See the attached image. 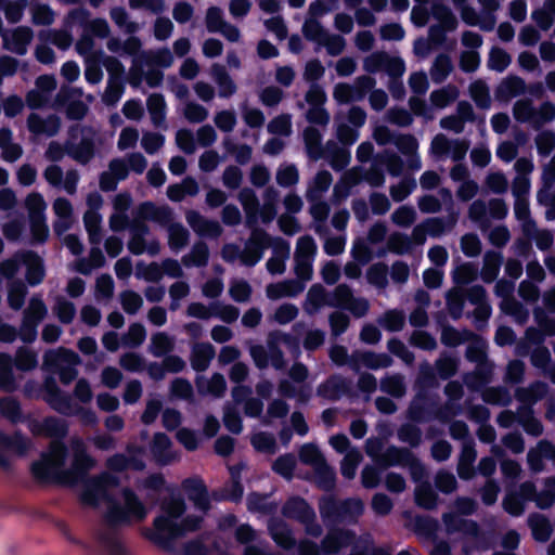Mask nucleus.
Returning a JSON list of instances; mask_svg holds the SVG:
<instances>
[{"instance_id": "obj_1", "label": "nucleus", "mask_w": 555, "mask_h": 555, "mask_svg": "<svg viewBox=\"0 0 555 555\" xmlns=\"http://www.w3.org/2000/svg\"><path fill=\"white\" fill-rule=\"evenodd\" d=\"M117 486V478L109 474L89 479L83 483L81 500L88 506L102 509L114 525L143 520L146 507L130 490H118Z\"/></svg>"}, {"instance_id": "obj_2", "label": "nucleus", "mask_w": 555, "mask_h": 555, "mask_svg": "<svg viewBox=\"0 0 555 555\" xmlns=\"http://www.w3.org/2000/svg\"><path fill=\"white\" fill-rule=\"evenodd\" d=\"M199 516L184 515V504L179 498H171L162 505V512L155 519L157 532L169 539L179 538L198 528Z\"/></svg>"}, {"instance_id": "obj_3", "label": "nucleus", "mask_w": 555, "mask_h": 555, "mask_svg": "<svg viewBox=\"0 0 555 555\" xmlns=\"http://www.w3.org/2000/svg\"><path fill=\"white\" fill-rule=\"evenodd\" d=\"M65 455L64 446L57 442L52 443L49 451L33 464L34 476L40 480L61 479L66 482H73L74 480L70 479V476L62 470Z\"/></svg>"}, {"instance_id": "obj_4", "label": "nucleus", "mask_w": 555, "mask_h": 555, "mask_svg": "<svg viewBox=\"0 0 555 555\" xmlns=\"http://www.w3.org/2000/svg\"><path fill=\"white\" fill-rule=\"evenodd\" d=\"M299 459L315 470L319 476V482L323 488L330 489L333 487L334 472L326 465L324 457L314 444H304L299 451Z\"/></svg>"}, {"instance_id": "obj_5", "label": "nucleus", "mask_w": 555, "mask_h": 555, "mask_svg": "<svg viewBox=\"0 0 555 555\" xmlns=\"http://www.w3.org/2000/svg\"><path fill=\"white\" fill-rule=\"evenodd\" d=\"M47 361L59 369L61 379L64 383H69L76 377L77 372L75 366L79 363V359L74 352L60 349L47 354Z\"/></svg>"}, {"instance_id": "obj_6", "label": "nucleus", "mask_w": 555, "mask_h": 555, "mask_svg": "<svg viewBox=\"0 0 555 555\" xmlns=\"http://www.w3.org/2000/svg\"><path fill=\"white\" fill-rule=\"evenodd\" d=\"M374 80L370 77H361L354 86L347 83H338L334 89L333 96L339 103H348L350 101L361 100L365 92L372 89Z\"/></svg>"}, {"instance_id": "obj_7", "label": "nucleus", "mask_w": 555, "mask_h": 555, "mask_svg": "<svg viewBox=\"0 0 555 555\" xmlns=\"http://www.w3.org/2000/svg\"><path fill=\"white\" fill-rule=\"evenodd\" d=\"M33 38L31 28L18 26L3 34V47L13 53L24 55Z\"/></svg>"}, {"instance_id": "obj_8", "label": "nucleus", "mask_w": 555, "mask_h": 555, "mask_svg": "<svg viewBox=\"0 0 555 555\" xmlns=\"http://www.w3.org/2000/svg\"><path fill=\"white\" fill-rule=\"evenodd\" d=\"M270 243L271 240L264 232L254 231L241 255L243 263L247 266H254L261 259L263 250L270 245Z\"/></svg>"}, {"instance_id": "obj_9", "label": "nucleus", "mask_w": 555, "mask_h": 555, "mask_svg": "<svg viewBox=\"0 0 555 555\" xmlns=\"http://www.w3.org/2000/svg\"><path fill=\"white\" fill-rule=\"evenodd\" d=\"M56 220L54 222V230L61 234L67 231L74 222V209L72 203L64 197H57L52 205Z\"/></svg>"}, {"instance_id": "obj_10", "label": "nucleus", "mask_w": 555, "mask_h": 555, "mask_svg": "<svg viewBox=\"0 0 555 555\" xmlns=\"http://www.w3.org/2000/svg\"><path fill=\"white\" fill-rule=\"evenodd\" d=\"M29 448V442L22 438L21 436L15 435L10 438L0 434V464H7V455L8 454H24Z\"/></svg>"}, {"instance_id": "obj_11", "label": "nucleus", "mask_w": 555, "mask_h": 555, "mask_svg": "<svg viewBox=\"0 0 555 555\" xmlns=\"http://www.w3.org/2000/svg\"><path fill=\"white\" fill-rule=\"evenodd\" d=\"M186 221L192 229L201 235L217 237L222 232V229L217 221L206 220L196 211H189L186 214Z\"/></svg>"}, {"instance_id": "obj_12", "label": "nucleus", "mask_w": 555, "mask_h": 555, "mask_svg": "<svg viewBox=\"0 0 555 555\" xmlns=\"http://www.w3.org/2000/svg\"><path fill=\"white\" fill-rule=\"evenodd\" d=\"M305 285L296 281H284L276 284H270L267 287V296L271 299H280L282 297H294L300 294Z\"/></svg>"}, {"instance_id": "obj_13", "label": "nucleus", "mask_w": 555, "mask_h": 555, "mask_svg": "<svg viewBox=\"0 0 555 555\" xmlns=\"http://www.w3.org/2000/svg\"><path fill=\"white\" fill-rule=\"evenodd\" d=\"M273 248L274 255L268 260L267 268L271 273L279 274L285 269V260L289 257V245L282 240H276Z\"/></svg>"}, {"instance_id": "obj_14", "label": "nucleus", "mask_w": 555, "mask_h": 555, "mask_svg": "<svg viewBox=\"0 0 555 555\" xmlns=\"http://www.w3.org/2000/svg\"><path fill=\"white\" fill-rule=\"evenodd\" d=\"M128 170L126 164L120 159H115L109 164V169L101 177V188L103 190L114 189L116 181L122 180L127 177Z\"/></svg>"}, {"instance_id": "obj_15", "label": "nucleus", "mask_w": 555, "mask_h": 555, "mask_svg": "<svg viewBox=\"0 0 555 555\" xmlns=\"http://www.w3.org/2000/svg\"><path fill=\"white\" fill-rule=\"evenodd\" d=\"M51 404L53 408L65 414H81V420L86 424H93L96 421L94 413L91 411H85L82 409L76 408L70 403V399L67 397L55 396L51 399Z\"/></svg>"}, {"instance_id": "obj_16", "label": "nucleus", "mask_w": 555, "mask_h": 555, "mask_svg": "<svg viewBox=\"0 0 555 555\" xmlns=\"http://www.w3.org/2000/svg\"><path fill=\"white\" fill-rule=\"evenodd\" d=\"M28 129L35 134L53 135L59 130V119L56 117H49L47 119L40 118L36 114L28 117Z\"/></svg>"}, {"instance_id": "obj_17", "label": "nucleus", "mask_w": 555, "mask_h": 555, "mask_svg": "<svg viewBox=\"0 0 555 555\" xmlns=\"http://www.w3.org/2000/svg\"><path fill=\"white\" fill-rule=\"evenodd\" d=\"M46 313L47 308L44 304L38 298H33L25 314V326L29 327L28 339L35 336V327L38 322L43 319Z\"/></svg>"}, {"instance_id": "obj_18", "label": "nucleus", "mask_w": 555, "mask_h": 555, "mask_svg": "<svg viewBox=\"0 0 555 555\" xmlns=\"http://www.w3.org/2000/svg\"><path fill=\"white\" fill-rule=\"evenodd\" d=\"M526 91L525 81L519 77H508L504 79L496 90V96L500 100L508 101Z\"/></svg>"}, {"instance_id": "obj_19", "label": "nucleus", "mask_w": 555, "mask_h": 555, "mask_svg": "<svg viewBox=\"0 0 555 555\" xmlns=\"http://www.w3.org/2000/svg\"><path fill=\"white\" fill-rule=\"evenodd\" d=\"M431 15L438 21L439 27L443 31H452L457 27V21L451 10L439 2H436L431 7Z\"/></svg>"}, {"instance_id": "obj_20", "label": "nucleus", "mask_w": 555, "mask_h": 555, "mask_svg": "<svg viewBox=\"0 0 555 555\" xmlns=\"http://www.w3.org/2000/svg\"><path fill=\"white\" fill-rule=\"evenodd\" d=\"M352 537L349 532L335 531L330 533L324 542L323 550L328 554H335L352 543Z\"/></svg>"}, {"instance_id": "obj_21", "label": "nucleus", "mask_w": 555, "mask_h": 555, "mask_svg": "<svg viewBox=\"0 0 555 555\" xmlns=\"http://www.w3.org/2000/svg\"><path fill=\"white\" fill-rule=\"evenodd\" d=\"M215 357L214 347L209 344H197L193 347L192 365L195 370L204 371Z\"/></svg>"}, {"instance_id": "obj_22", "label": "nucleus", "mask_w": 555, "mask_h": 555, "mask_svg": "<svg viewBox=\"0 0 555 555\" xmlns=\"http://www.w3.org/2000/svg\"><path fill=\"white\" fill-rule=\"evenodd\" d=\"M83 223L89 234L90 243L99 245L101 241V215L98 211L87 210L83 215Z\"/></svg>"}, {"instance_id": "obj_23", "label": "nucleus", "mask_w": 555, "mask_h": 555, "mask_svg": "<svg viewBox=\"0 0 555 555\" xmlns=\"http://www.w3.org/2000/svg\"><path fill=\"white\" fill-rule=\"evenodd\" d=\"M31 430L37 435H47V436H63L66 433V426L63 422L55 418H47L41 423L33 424Z\"/></svg>"}, {"instance_id": "obj_24", "label": "nucleus", "mask_w": 555, "mask_h": 555, "mask_svg": "<svg viewBox=\"0 0 555 555\" xmlns=\"http://www.w3.org/2000/svg\"><path fill=\"white\" fill-rule=\"evenodd\" d=\"M27 3V0H0V10L3 11L8 22L17 23L22 20Z\"/></svg>"}, {"instance_id": "obj_25", "label": "nucleus", "mask_w": 555, "mask_h": 555, "mask_svg": "<svg viewBox=\"0 0 555 555\" xmlns=\"http://www.w3.org/2000/svg\"><path fill=\"white\" fill-rule=\"evenodd\" d=\"M211 74L219 87L220 96L229 98L236 91L235 85L221 66L214 65L211 68Z\"/></svg>"}, {"instance_id": "obj_26", "label": "nucleus", "mask_w": 555, "mask_h": 555, "mask_svg": "<svg viewBox=\"0 0 555 555\" xmlns=\"http://www.w3.org/2000/svg\"><path fill=\"white\" fill-rule=\"evenodd\" d=\"M324 288L321 285H313L307 294L305 302V311L312 314L317 312L321 307L327 305Z\"/></svg>"}, {"instance_id": "obj_27", "label": "nucleus", "mask_w": 555, "mask_h": 555, "mask_svg": "<svg viewBox=\"0 0 555 555\" xmlns=\"http://www.w3.org/2000/svg\"><path fill=\"white\" fill-rule=\"evenodd\" d=\"M146 232L145 229L139 230L137 233L133 234L132 238L130 240L128 244V248L131 253L140 255L145 251H147L151 255H155L159 250V245L156 242H150L149 244H145L143 240V234Z\"/></svg>"}, {"instance_id": "obj_28", "label": "nucleus", "mask_w": 555, "mask_h": 555, "mask_svg": "<svg viewBox=\"0 0 555 555\" xmlns=\"http://www.w3.org/2000/svg\"><path fill=\"white\" fill-rule=\"evenodd\" d=\"M284 514L288 517L299 518L302 521H309L312 512L307 503L301 499H292L284 506Z\"/></svg>"}, {"instance_id": "obj_29", "label": "nucleus", "mask_w": 555, "mask_h": 555, "mask_svg": "<svg viewBox=\"0 0 555 555\" xmlns=\"http://www.w3.org/2000/svg\"><path fill=\"white\" fill-rule=\"evenodd\" d=\"M154 455L162 462H168L173 459L171 451V441L164 434H156L152 447Z\"/></svg>"}, {"instance_id": "obj_30", "label": "nucleus", "mask_w": 555, "mask_h": 555, "mask_svg": "<svg viewBox=\"0 0 555 555\" xmlns=\"http://www.w3.org/2000/svg\"><path fill=\"white\" fill-rule=\"evenodd\" d=\"M189 491V498L198 511L205 512L208 508L209 501L207 491L199 482H189L185 485Z\"/></svg>"}, {"instance_id": "obj_31", "label": "nucleus", "mask_w": 555, "mask_h": 555, "mask_svg": "<svg viewBox=\"0 0 555 555\" xmlns=\"http://www.w3.org/2000/svg\"><path fill=\"white\" fill-rule=\"evenodd\" d=\"M147 109L153 122L159 126L165 120L166 103L160 94H152L147 100Z\"/></svg>"}, {"instance_id": "obj_32", "label": "nucleus", "mask_w": 555, "mask_h": 555, "mask_svg": "<svg viewBox=\"0 0 555 555\" xmlns=\"http://www.w3.org/2000/svg\"><path fill=\"white\" fill-rule=\"evenodd\" d=\"M362 460V455L357 449H350L341 462V474L348 479L356 476L357 467Z\"/></svg>"}, {"instance_id": "obj_33", "label": "nucleus", "mask_w": 555, "mask_h": 555, "mask_svg": "<svg viewBox=\"0 0 555 555\" xmlns=\"http://www.w3.org/2000/svg\"><path fill=\"white\" fill-rule=\"evenodd\" d=\"M533 537L539 541H546L551 535V525L542 515H533L529 519Z\"/></svg>"}, {"instance_id": "obj_34", "label": "nucleus", "mask_w": 555, "mask_h": 555, "mask_svg": "<svg viewBox=\"0 0 555 555\" xmlns=\"http://www.w3.org/2000/svg\"><path fill=\"white\" fill-rule=\"evenodd\" d=\"M273 540L282 547L288 548L294 545V539L282 522H272L269 527Z\"/></svg>"}, {"instance_id": "obj_35", "label": "nucleus", "mask_w": 555, "mask_h": 555, "mask_svg": "<svg viewBox=\"0 0 555 555\" xmlns=\"http://www.w3.org/2000/svg\"><path fill=\"white\" fill-rule=\"evenodd\" d=\"M208 260V248L204 244H197L193 247L190 254L185 255L182 259L183 263L186 267L195 266L201 267L205 266Z\"/></svg>"}, {"instance_id": "obj_36", "label": "nucleus", "mask_w": 555, "mask_h": 555, "mask_svg": "<svg viewBox=\"0 0 555 555\" xmlns=\"http://www.w3.org/2000/svg\"><path fill=\"white\" fill-rule=\"evenodd\" d=\"M513 114L518 121H528L534 125L535 109L533 108L532 103L530 101H517L514 105Z\"/></svg>"}, {"instance_id": "obj_37", "label": "nucleus", "mask_w": 555, "mask_h": 555, "mask_svg": "<svg viewBox=\"0 0 555 555\" xmlns=\"http://www.w3.org/2000/svg\"><path fill=\"white\" fill-rule=\"evenodd\" d=\"M198 387L203 392L220 396L225 390V379L220 374H215L210 379H202Z\"/></svg>"}, {"instance_id": "obj_38", "label": "nucleus", "mask_w": 555, "mask_h": 555, "mask_svg": "<svg viewBox=\"0 0 555 555\" xmlns=\"http://www.w3.org/2000/svg\"><path fill=\"white\" fill-rule=\"evenodd\" d=\"M459 95L456 88L448 86L441 90L435 91L430 95L431 103L439 107H446L453 102Z\"/></svg>"}, {"instance_id": "obj_39", "label": "nucleus", "mask_w": 555, "mask_h": 555, "mask_svg": "<svg viewBox=\"0 0 555 555\" xmlns=\"http://www.w3.org/2000/svg\"><path fill=\"white\" fill-rule=\"evenodd\" d=\"M296 466V459L292 454L280 456L273 464V470L286 479L293 477Z\"/></svg>"}, {"instance_id": "obj_40", "label": "nucleus", "mask_w": 555, "mask_h": 555, "mask_svg": "<svg viewBox=\"0 0 555 555\" xmlns=\"http://www.w3.org/2000/svg\"><path fill=\"white\" fill-rule=\"evenodd\" d=\"M169 245L172 249L182 248L188 242V231L178 223H172L168 228Z\"/></svg>"}, {"instance_id": "obj_41", "label": "nucleus", "mask_w": 555, "mask_h": 555, "mask_svg": "<svg viewBox=\"0 0 555 555\" xmlns=\"http://www.w3.org/2000/svg\"><path fill=\"white\" fill-rule=\"evenodd\" d=\"M440 222L437 219H430L423 225H417L413 230V240L417 244H422L425 241L426 233L430 235L440 234Z\"/></svg>"}, {"instance_id": "obj_42", "label": "nucleus", "mask_w": 555, "mask_h": 555, "mask_svg": "<svg viewBox=\"0 0 555 555\" xmlns=\"http://www.w3.org/2000/svg\"><path fill=\"white\" fill-rule=\"evenodd\" d=\"M501 257L496 254L487 255L485 258V266L481 271L482 279L487 282L493 281L500 270Z\"/></svg>"}, {"instance_id": "obj_43", "label": "nucleus", "mask_w": 555, "mask_h": 555, "mask_svg": "<svg viewBox=\"0 0 555 555\" xmlns=\"http://www.w3.org/2000/svg\"><path fill=\"white\" fill-rule=\"evenodd\" d=\"M31 20L37 25H50L54 21V13L48 5L35 4L31 8Z\"/></svg>"}, {"instance_id": "obj_44", "label": "nucleus", "mask_w": 555, "mask_h": 555, "mask_svg": "<svg viewBox=\"0 0 555 555\" xmlns=\"http://www.w3.org/2000/svg\"><path fill=\"white\" fill-rule=\"evenodd\" d=\"M452 64L448 56L440 55L436 59L434 66L431 68V78L433 80L440 82L442 81L451 72Z\"/></svg>"}, {"instance_id": "obj_45", "label": "nucleus", "mask_w": 555, "mask_h": 555, "mask_svg": "<svg viewBox=\"0 0 555 555\" xmlns=\"http://www.w3.org/2000/svg\"><path fill=\"white\" fill-rule=\"evenodd\" d=\"M511 63V56L502 49L494 48L490 52L488 65L491 69L503 72Z\"/></svg>"}, {"instance_id": "obj_46", "label": "nucleus", "mask_w": 555, "mask_h": 555, "mask_svg": "<svg viewBox=\"0 0 555 555\" xmlns=\"http://www.w3.org/2000/svg\"><path fill=\"white\" fill-rule=\"evenodd\" d=\"M304 33L308 39L314 40L319 43L325 42L327 39V33L321 27L319 22L312 18L305 23Z\"/></svg>"}, {"instance_id": "obj_47", "label": "nucleus", "mask_w": 555, "mask_h": 555, "mask_svg": "<svg viewBox=\"0 0 555 555\" xmlns=\"http://www.w3.org/2000/svg\"><path fill=\"white\" fill-rule=\"evenodd\" d=\"M26 206L31 217H43L47 204L39 193H31L26 198Z\"/></svg>"}, {"instance_id": "obj_48", "label": "nucleus", "mask_w": 555, "mask_h": 555, "mask_svg": "<svg viewBox=\"0 0 555 555\" xmlns=\"http://www.w3.org/2000/svg\"><path fill=\"white\" fill-rule=\"evenodd\" d=\"M415 498L418 505L431 508L436 502V494L428 485H420L415 490Z\"/></svg>"}, {"instance_id": "obj_49", "label": "nucleus", "mask_w": 555, "mask_h": 555, "mask_svg": "<svg viewBox=\"0 0 555 555\" xmlns=\"http://www.w3.org/2000/svg\"><path fill=\"white\" fill-rule=\"evenodd\" d=\"M152 347L155 356H163L172 349L173 341L165 333H157L152 337Z\"/></svg>"}, {"instance_id": "obj_50", "label": "nucleus", "mask_w": 555, "mask_h": 555, "mask_svg": "<svg viewBox=\"0 0 555 555\" xmlns=\"http://www.w3.org/2000/svg\"><path fill=\"white\" fill-rule=\"evenodd\" d=\"M353 298L350 289L346 285H339L333 296L328 299L327 305L333 307H345L350 304Z\"/></svg>"}, {"instance_id": "obj_51", "label": "nucleus", "mask_w": 555, "mask_h": 555, "mask_svg": "<svg viewBox=\"0 0 555 555\" xmlns=\"http://www.w3.org/2000/svg\"><path fill=\"white\" fill-rule=\"evenodd\" d=\"M470 94L475 102L481 107L490 104L489 90L482 81H476L470 86Z\"/></svg>"}, {"instance_id": "obj_52", "label": "nucleus", "mask_w": 555, "mask_h": 555, "mask_svg": "<svg viewBox=\"0 0 555 555\" xmlns=\"http://www.w3.org/2000/svg\"><path fill=\"white\" fill-rule=\"evenodd\" d=\"M476 269L470 263H463L459 266L453 273V279L456 284H467L476 276Z\"/></svg>"}, {"instance_id": "obj_53", "label": "nucleus", "mask_w": 555, "mask_h": 555, "mask_svg": "<svg viewBox=\"0 0 555 555\" xmlns=\"http://www.w3.org/2000/svg\"><path fill=\"white\" fill-rule=\"evenodd\" d=\"M315 243L309 236L300 237L297 242L295 257L297 258H312L315 254Z\"/></svg>"}, {"instance_id": "obj_54", "label": "nucleus", "mask_w": 555, "mask_h": 555, "mask_svg": "<svg viewBox=\"0 0 555 555\" xmlns=\"http://www.w3.org/2000/svg\"><path fill=\"white\" fill-rule=\"evenodd\" d=\"M415 217L413 208L402 206L392 214V221L400 227H409L415 221Z\"/></svg>"}, {"instance_id": "obj_55", "label": "nucleus", "mask_w": 555, "mask_h": 555, "mask_svg": "<svg viewBox=\"0 0 555 555\" xmlns=\"http://www.w3.org/2000/svg\"><path fill=\"white\" fill-rule=\"evenodd\" d=\"M291 118L287 115H282L274 118L269 125L268 130L273 134L288 135L291 133Z\"/></svg>"}, {"instance_id": "obj_56", "label": "nucleus", "mask_w": 555, "mask_h": 555, "mask_svg": "<svg viewBox=\"0 0 555 555\" xmlns=\"http://www.w3.org/2000/svg\"><path fill=\"white\" fill-rule=\"evenodd\" d=\"M456 10L460 11L462 20L468 25H476L478 22L477 13L467 4V0H452Z\"/></svg>"}, {"instance_id": "obj_57", "label": "nucleus", "mask_w": 555, "mask_h": 555, "mask_svg": "<svg viewBox=\"0 0 555 555\" xmlns=\"http://www.w3.org/2000/svg\"><path fill=\"white\" fill-rule=\"evenodd\" d=\"M141 296L134 292H125L121 294V305L126 312L135 313L142 307Z\"/></svg>"}, {"instance_id": "obj_58", "label": "nucleus", "mask_w": 555, "mask_h": 555, "mask_svg": "<svg viewBox=\"0 0 555 555\" xmlns=\"http://www.w3.org/2000/svg\"><path fill=\"white\" fill-rule=\"evenodd\" d=\"M140 216L143 218L170 219L171 211L168 208H156L151 203H145L140 207Z\"/></svg>"}, {"instance_id": "obj_59", "label": "nucleus", "mask_w": 555, "mask_h": 555, "mask_svg": "<svg viewBox=\"0 0 555 555\" xmlns=\"http://www.w3.org/2000/svg\"><path fill=\"white\" fill-rule=\"evenodd\" d=\"M146 337L145 328L141 324H133L129 327L124 343L127 346H139Z\"/></svg>"}, {"instance_id": "obj_60", "label": "nucleus", "mask_w": 555, "mask_h": 555, "mask_svg": "<svg viewBox=\"0 0 555 555\" xmlns=\"http://www.w3.org/2000/svg\"><path fill=\"white\" fill-rule=\"evenodd\" d=\"M183 114L192 122H201L208 116V112L204 106L192 102L185 105Z\"/></svg>"}, {"instance_id": "obj_61", "label": "nucleus", "mask_w": 555, "mask_h": 555, "mask_svg": "<svg viewBox=\"0 0 555 555\" xmlns=\"http://www.w3.org/2000/svg\"><path fill=\"white\" fill-rule=\"evenodd\" d=\"M251 443L259 451L272 452L275 448L273 436L266 433L255 434L251 438Z\"/></svg>"}, {"instance_id": "obj_62", "label": "nucleus", "mask_w": 555, "mask_h": 555, "mask_svg": "<svg viewBox=\"0 0 555 555\" xmlns=\"http://www.w3.org/2000/svg\"><path fill=\"white\" fill-rule=\"evenodd\" d=\"M380 323L389 331H399L404 324V315L399 311H388L383 317Z\"/></svg>"}, {"instance_id": "obj_63", "label": "nucleus", "mask_w": 555, "mask_h": 555, "mask_svg": "<svg viewBox=\"0 0 555 555\" xmlns=\"http://www.w3.org/2000/svg\"><path fill=\"white\" fill-rule=\"evenodd\" d=\"M122 87L119 82V80L112 79L103 94V101L107 105H114L119 101V99L122 95Z\"/></svg>"}, {"instance_id": "obj_64", "label": "nucleus", "mask_w": 555, "mask_h": 555, "mask_svg": "<svg viewBox=\"0 0 555 555\" xmlns=\"http://www.w3.org/2000/svg\"><path fill=\"white\" fill-rule=\"evenodd\" d=\"M539 201L544 204L546 209V218L550 220L555 219V191L543 190L539 193Z\"/></svg>"}]
</instances>
